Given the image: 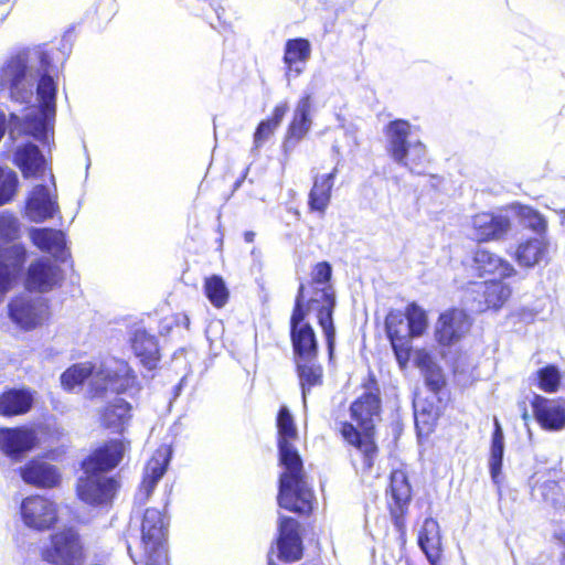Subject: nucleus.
<instances>
[{"instance_id":"f257e3e1","label":"nucleus","mask_w":565,"mask_h":565,"mask_svg":"<svg viewBox=\"0 0 565 565\" xmlns=\"http://www.w3.org/2000/svg\"><path fill=\"white\" fill-rule=\"evenodd\" d=\"M49 55L42 51H28L10 58L0 70V85L9 89L12 99L29 103L36 85L39 114L28 115L23 131L43 141L50 122L55 117L56 84Z\"/></svg>"},{"instance_id":"39448f33","label":"nucleus","mask_w":565,"mask_h":565,"mask_svg":"<svg viewBox=\"0 0 565 565\" xmlns=\"http://www.w3.org/2000/svg\"><path fill=\"white\" fill-rule=\"evenodd\" d=\"M332 269L328 263L317 264L312 275V280L316 285L313 295L308 299L305 298V305H308V309H317L318 323L324 333L330 359L333 355L335 343V329L332 320L335 295L332 286L328 285Z\"/></svg>"},{"instance_id":"79ce46f5","label":"nucleus","mask_w":565,"mask_h":565,"mask_svg":"<svg viewBox=\"0 0 565 565\" xmlns=\"http://www.w3.org/2000/svg\"><path fill=\"white\" fill-rule=\"evenodd\" d=\"M515 214L526 227L542 234L547 227L546 220L535 210L525 205H513Z\"/></svg>"},{"instance_id":"412c9836","label":"nucleus","mask_w":565,"mask_h":565,"mask_svg":"<svg viewBox=\"0 0 565 565\" xmlns=\"http://www.w3.org/2000/svg\"><path fill=\"white\" fill-rule=\"evenodd\" d=\"M470 328L467 313L460 309L444 312L437 323V339L441 344L448 345L458 341Z\"/></svg>"},{"instance_id":"9d476101","label":"nucleus","mask_w":565,"mask_h":565,"mask_svg":"<svg viewBox=\"0 0 565 565\" xmlns=\"http://www.w3.org/2000/svg\"><path fill=\"white\" fill-rule=\"evenodd\" d=\"M8 315L17 327L30 331L45 323L50 310L44 298L24 292L9 301Z\"/></svg>"},{"instance_id":"603ef678","label":"nucleus","mask_w":565,"mask_h":565,"mask_svg":"<svg viewBox=\"0 0 565 565\" xmlns=\"http://www.w3.org/2000/svg\"><path fill=\"white\" fill-rule=\"evenodd\" d=\"M145 552L142 553V555L140 556L139 561L135 559V556L134 555H130V558L134 559L135 564L136 565H145Z\"/></svg>"},{"instance_id":"4c0bfd02","label":"nucleus","mask_w":565,"mask_h":565,"mask_svg":"<svg viewBox=\"0 0 565 565\" xmlns=\"http://www.w3.org/2000/svg\"><path fill=\"white\" fill-rule=\"evenodd\" d=\"M204 295L215 308H223L230 298L228 288L221 276L212 275L204 279Z\"/></svg>"},{"instance_id":"dca6fc26","label":"nucleus","mask_w":565,"mask_h":565,"mask_svg":"<svg viewBox=\"0 0 565 565\" xmlns=\"http://www.w3.org/2000/svg\"><path fill=\"white\" fill-rule=\"evenodd\" d=\"M472 235L479 242L501 239L511 230L510 218L501 213L482 212L470 221Z\"/></svg>"},{"instance_id":"de8ad7c7","label":"nucleus","mask_w":565,"mask_h":565,"mask_svg":"<svg viewBox=\"0 0 565 565\" xmlns=\"http://www.w3.org/2000/svg\"><path fill=\"white\" fill-rule=\"evenodd\" d=\"M277 129L276 126H273V124L268 120L262 121L254 135V142L256 147H260L266 140L269 139V137L274 134V131Z\"/></svg>"},{"instance_id":"864d4df0","label":"nucleus","mask_w":565,"mask_h":565,"mask_svg":"<svg viewBox=\"0 0 565 565\" xmlns=\"http://www.w3.org/2000/svg\"><path fill=\"white\" fill-rule=\"evenodd\" d=\"M145 552L142 553V555L140 556L139 561L135 559V556L134 555H130V558L134 559L135 564L136 565H145Z\"/></svg>"},{"instance_id":"c9c22d12","label":"nucleus","mask_w":565,"mask_h":565,"mask_svg":"<svg viewBox=\"0 0 565 565\" xmlns=\"http://www.w3.org/2000/svg\"><path fill=\"white\" fill-rule=\"evenodd\" d=\"M547 254V242L543 236L521 243L515 252V258L521 266L532 267L539 264Z\"/></svg>"},{"instance_id":"4be33fe9","label":"nucleus","mask_w":565,"mask_h":565,"mask_svg":"<svg viewBox=\"0 0 565 565\" xmlns=\"http://www.w3.org/2000/svg\"><path fill=\"white\" fill-rule=\"evenodd\" d=\"M36 392L30 387H13L0 394V415L20 416L29 413L35 402Z\"/></svg>"},{"instance_id":"6e6d98bb","label":"nucleus","mask_w":565,"mask_h":565,"mask_svg":"<svg viewBox=\"0 0 565 565\" xmlns=\"http://www.w3.org/2000/svg\"><path fill=\"white\" fill-rule=\"evenodd\" d=\"M181 323L188 329L190 326V319L188 316L183 315L181 318Z\"/></svg>"},{"instance_id":"a878e982","label":"nucleus","mask_w":565,"mask_h":565,"mask_svg":"<svg viewBox=\"0 0 565 565\" xmlns=\"http://www.w3.org/2000/svg\"><path fill=\"white\" fill-rule=\"evenodd\" d=\"M60 278L58 268L51 260L42 258L30 265L25 284L30 290L45 292L57 285Z\"/></svg>"},{"instance_id":"49530a36","label":"nucleus","mask_w":565,"mask_h":565,"mask_svg":"<svg viewBox=\"0 0 565 565\" xmlns=\"http://www.w3.org/2000/svg\"><path fill=\"white\" fill-rule=\"evenodd\" d=\"M17 186V173L0 168V205L9 202L14 196Z\"/></svg>"},{"instance_id":"f03ea898","label":"nucleus","mask_w":565,"mask_h":565,"mask_svg":"<svg viewBox=\"0 0 565 565\" xmlns=\"http://www.w3.org/2000/svg\"><path fill=\"white\" fill-rule=\"evenodd\" d=\"M279 476L277 501L280 508L298 514L312 510L313 492L308 483L302 460L298 452L299 434L292 415L281 407L277 416Z\"/></svg>"},{"instance_id":"cd10ccee","label":"nucleus","mask_w":565,"mask_h":565,"mask_svg":"<svg viewBox=\"0 0 565 565\" xmlns=\"http://www.w3.org/2000/svg\"><path fill=\"white\" fill-rule=\"evenodd\" d=\"M20 473L25 483L41 488L55 487L61 480L58 470L53 465L40 459L28 462L20 469Z\"/></svg>"},{"instance_id":"423d86ee","label":"nucleus","mask_w":565,"mask_h":565,"mask_svg":"<svg viewBox=\"0 0 565 565\" xmlns=\"http://www.w3.org/2000/svg\"><path fill=\"white\" fill-rule=\"evenodd\" d=\"M412 125L404 119L391 121L385 128L386 150L392 160L415 172L427 160L426 146L420 140H409Z\"/></svg>"},{"instance_id":"2eb2a0df","label":"nucleus","mask_w":565,"mask_h":565,"mask_svg":"<svg viewBox=\"0 0 565 565\" xmlns=\"http://www.w3.org/2000/svg\"><path fill=\"white\" fill-rule=\"evenodd\" d=\"M385 329L396 360L402 369L406 367L411 356L409 324L402 311H391L385 319Z\"/></svg>"},{"instance_id":"8fccbe9b","label":"nucleus","mask_w":565,"mask_h":565,"mask_svg":"<svg viewBox=\"0 0 565 565\" xmlns=\"http://www.w3.org/2000/svg\"><path fill=\"white\" fill-rule=\"evenodd\" d=\"M555 539L557 540L559 546L563 548L561 559H559V565H565V533L564 532L556 533Z\"/></svg>"},{"instance_id":"e433bc0d","label":"nucleus","mask_w":565,"mask_h":565,"mask_svg":"<svg viewBox=\"0 0 565 565\" xmlns=\"http://www.w3.org/2000/svg\"><path fill=\"white\" fill-rule=\"evenodd\" d=\"M391 497L395 508L392 512L403 514L404 508L409 503L412 498V489L407 480V476L402 470H395L391 475Z\"/></svg>"},{"instance_id":"37998d69","label":"nucleus","mask_w":565,"mask_h":565,"mask_svg":"<svg viewBox=\"0 0 565 565\" xmlns=\"http://www.w3.org/2000/svg\"><path fill=\"white\" fill-rule=\"evenodd\" d=\"M409 324V334L412 338L422 335L427 329L426 312L416 303H411L404 313Z\"/></svg>"},{"instance_id":"a18cd8bd","label":"nucleus","mask_w":565,"mask_h":565,"mask_svg":"<svg viewBox=\"0 0 565 565\" xmlns=\"http://www.w3.org/2000/svg\"><path fill=\"white\" fill-rule=\"evenodd\" d=\"M20 223L12 214L0 215V247L3 244L11 243L19 237Z\"/></svg>"},{"instance_id":"052dcab7","label":"nucleus","mask_w":565,"mask_h":565,"mask_svg":"<svg viewBox=\"0 0 565 565\" xmlns=\"http://www.w3.org/2000/svg\"><path fill=\"white\" fill-rule=\"evenodd\" d=\"M164 565H168V563H166Z\"/></svg>"},{"instance_id":"6e6552de","label":"nucleus","mask_w":565,"mask_h":565,"mask_svg":"<svg viewBox=\"0 0 565 565\" xmlns=\"http://www.w3.org/2000/svg\"><path fill=\"white\" fill-rule=\"evenodd\" d=\"M311 311L317 312V309H308V305H305V287L301 285L290 320L291 342L296 359L317 356L318 354L316 333L310 323L305 321Z\"/></svg>"},{"instance_id":"f704fd0d","label":"nucleus","mask_w":565,"mask_h":565,"mask_svg":"<svg viewBox=\"0 0 565 565\" xmlns=\"http://www.w3.org/2000/svg\"><path fill=\"white\" fill-rule=\"evenodd\" d=\"M297 373L302 388V397L306 396L310 387L322 383V367L317 362V356L296 359Z\"/></svg>"},{"instance_id":"2f4dec72","label":"nucleus","mask_w":565,"mask_h":565,"mask_svg":"<svg viewBox=\"0 0 565 565\" xmlns=\"http://www.w3.org/2000/svg\"><path fill=\"white\" fill-rule=\"evenodd\" d=\"M310 56L311 44L308 40L301 38L288 40L284 52V63L287 66V75L290 72L300 75Z\"/></svg>"},{"instance_id":"ddd939ff","label":"nucleus","mask_w":565,"mask_h":565,"mask_svg":"<svg viewBox=\"0 0 565 565\" xmlns=\"http://www.w3.org/2000/svg\"><path fill=\"white\" fill-rule=\"evenodd\" d=\"M130 450V441L126 439H111L96 448L93 454L84 460L83 470L93 472L95 470L106 473L115 469Z\"/></svg>"},{"instance_id":"5fc2aeb1","label":"nucleus","mask_w":565,"mask_h":565,"mask_svg":"<svg viewBox=\"0 0 565 565\" xmlns=\"http://www.w3.org/2000/svg\"><path fill=\"white\" fill-rule=\"evenodd\" d=\"M255 234L253 232L245 233V241L252 243L254 241Z\"/></svg>"},{"instance_id":"1a4fd4ad","label":"nucleus","mask_w":565,"mask_h":565,"mask_svg":"<svg viewBox=\"0 0 565 565\" xmlns=\"http://www.w3.org/2000/svg\"><path fill=\"white\" fill-rule=\"evenodd\" d=\"M42 556L52 565H82L84 553L78 533L73 527L55 532L43 547Z\"/></svg>"},{"instance_id":"aec40b11","label":"nucleus","mask_w":565,"mask_h":565,"mask_svg":"<svg viewBox=\"0 0 565 565\" xmlns=\"http://www.w3.org/2000/svg\"><path fill=\"white\" fill-rule=\"evenodd\" d=\"M532 408L536 422L543 429L559 431L565 428V401L536 395Z\"/></svg>"},{"instance_id":"c85d7f7f","label":"nucleus","mask_w":565,"mask_h":565,"mask_svg":"<svg viewBox=\"0 0 565 565\" xmlns=\"http://www.w3.org/2000/svg\"><path fill=\"white\" fill-rule=\"evenodd\" d=\"M418 545L434 565L440 558L441 535L438 522L427 518L418 530Z\"/></svg>"},{"instance_id":"c756f323","label":"nucleus","mask_w":565,"mask_h":565,"mask_svg":"<svg viewBox=\"0 0 565 565\" xmlns=\"http://www.w3.org/2000/svg\"><path fill=\"white\" fill-rule=\"evenodd\" d=\"M130 418V404L120 397H116L100 412L99 422L107 429L122 433Z\"/></svg>"},{"instance_id":"6ab92c4d","label":"nucleus","mask_w":565,"mask_h":565,"mask_svg":"<svg viewBox=\"0 0 565 565\" xmlns=\"http://www.w3.org/2000/svg\"><path fill=\"white\" fill-rule=\"evenodd\" d=\"M170 456V449L167 446H161L147 462L140 489L136 494V501L139 504H145L149 499L158 481L166 472Z\"/></svg>"},{"instance_id":"09e8293b","label":"nucleus","mask_w":565,"mask_h":565,"mask_svg":"<svg viewBox=\"0 0 565 565\" xmlns=\"http://www.w3.org/2000/svg\"><path fill=\"white\" fill-rule=\"evenodd\" d=\"M287 111H288L287 103H281L275 107L271 118L267 119V120L270 121L273 124V126L278 127L280 125V122L282 121L285 115L287 114Z\"/></svg>"},{"instance_id":"7ed1b4c3","label":"nucleus","mask_w":565,"mask_h":565,"mask_svg":"<svg viewBox=\"0 0 565 565\" xmlns=\"http://www.w3.org/2000/svg\"><path fill=\"white\" fill-rule=\"evenodd\" d=\"M85 381L88 382V394L92 397L103 396L108 392L120 394L137 386L136 376L129 365L120 360L76 363L60 376L61 386L67 392H73Z\"/></svg>"},{"instance_id":"4d7b16f0","label":"nucleus","mask_w":565,"mask_h":565,"mask_svg":"<svg viewBox=\"0 0 565 565\" xmlns=\"http://www.w3.org/2000/svg\"><path fill=\"white\" fill-rule=\"evenodd\" d=\"M414 407H415L416 414H418V412H419V402L418 401L414 402ZM418 423H419V416L416 415V424L418 425Z\"/></svg>"},{"instance_id":"5701e85b","label":"nucleus","mask_w":565,"mask_h":565,"mask_svg":"<svg viewBox=\"0 0 565 565\" xmlns=\"http://www.w3.org/2000/svg\"><path fill=\"white\" fill-rule=\"evenodd\" d=\"M24 259L25 249L18 244L11 246L6 255L0 256V303L13 288Z\"/></svg>"},{"instance_id":"a211bd4d","label":"nucleus","mask_w":565,"mask_h":565,"mask_svg":"<svg viewBox=\"0 0 565 565\" xmlns=\"http://www.w3.org/2000/svg\"><path fill=\"white\" fill-rule=\"evenodd\" d=\"M277 540L278 557L282 562H296L302 556V543L299 535V523L291 518L280 516Z\"/></svg>"},{"instance_id":"3c124183","label":"nucleus","mask_w":565,"mask_h":565,"mask_svg":"<svg viewBox=\"0 0 565 565\" xmlns=\"http://www.w3.org/2000/svg\"><path fill=\"white\" fill-rule=\"evenodd\" d=\"M6 131V115L0 110V140L2 139Z\"/></svg>"},{"instance_id":"4468645a","label":"nucleus","mask_w":565,"mask_h":565,"mask_svg":"<svg viewBox=\"0 0 565 565\" xmlns=\"http://www.w3.org/2000/svg\"><path fill=\"white\" fill-rule=\"evenodd\" d=\"M20 511L23 523L31 529L46 530L57 521L56 504L41 495L25 498Z\"/></svg>"},{"instance_id":"72a5a7b5","label":"nucleus","mask_w":565,"mask_h":565,"mask_svg":"<svg viewBox=\"0 0 565 565\" xmlns=\"http://www.w3.org/2000/svg\"><path fill=\"white\" fill-rule=\"evenodd\" d=\"M132 350L141 363L149 370L159 361V348L156 338L146 330H137L132 338Z\"/></svg>"},{"instance_id":"a19ab883","label":"nucleus","mask_w":565,"mask_h":565,"mask_svg":"<svg viewBox=\"0 0 565 565\" xmlns=\"http://www.w3.org/2000/svg\"><path fill=\"white\" fill-rule=\"evenodd\" d=\"M418 365L423 367L425 382L430 391L437 393L445 385L441 369L435 365L427 353L418 352Z\"/></svg>"},{"instance_id":"393cba45","label":"nucleus","mask_w":565,"mask_h":565,"mask_svg":"<svg viewBox=\"0 0 565 565\" xmlns=\"http://www.w3.org/2000/svg\"><path fill=\"white\" fill-rule=\"evenodd\" d=\"M469 266L471 270L479 277L484 275H493L499 278H505L514 274V268L510 263L500 256L482 248H479L473 253Z\"/></svg>"},{"instance_id":"ea45409f","label":"nucleus","mask_w":565,"mask_h":565,"mask_svg":"<svg viewBox=\"0 0 565 565\" xmlns=\"http://www.w3.org/2000/svg\"><path fill=\"white\" fill-rule=\"evenodd\" d=\"M495 429L492 436L491 455L489 460L490 473L492 480L498 483L501 473L503 451H504V438L503 431L498 419L494 420Z\"/></svg>"},{"instance_id":"bf43d9fd","label":"nucleus","mask_w":565,"mask_h":565,"mask_svg":"<svg viewBox=\"0 0 565 565\" xmlns=\"http://www.w3.org/2000/svg\"><path fill=\"white\" fill-rule=\"evenodd\" d=\"M563 220H565V211H562Z\"/></svg>"},{"instance_id":"c03bdc74","label":"nucleus","mask_w":565,"mask_h":565,"mask_svg":"<svg viewBox=\"0 0 565 565\" xmlns=\"http://www.w3.org/2000/svg\"><path fill=\"white\" fill-rule=\"evenodd\" d=\"M536 380L537 385L542 391L554 393L559 386L561 374L557 367L548 365L537 371Z\"/></svg>"},{"instance_id":"f8f14e48","label":"nucleus","mask_w":565,"mask_h":565,"mask_svg":"<svg viewBox=\"0 0 565 565\" xmlns=\"http://www.w3.org/2000/svg\"><path fill=\"white\" fill-rule=\"evenodd\" d=\"M50 183L34 185L25 200L24 215L34 223H42L60 213L58 195L53 173Z\"/></svg>"},{"instance_id":"20e7f679","label":"nucleus","mask_w":565,"mask_h":565,"mask_svg":"<svg viewBox=\"0 0 565 565\" xmlns=\"http://www.w3.org/2000/svg\"><path fill=\"white\" fill-rule=\"evenodd\" d=\"M351 418L360 430L350 423H342L340 431L344 440L355 447L363 458L365 469L373 466L377 447L372 437L374 420L380 416V397L375 393H364L350 408Z\"/></svg>"},{"instance_id":"bb28decb","label":"nucleus","mask_w":565,"mask_h":565,"mask_svg":"<svg viewBox=\"0 0 565 565\" xmlns=\"http://www.w3.org/2000/svg\"><path fill=\"white\" fill-rule=\"evenodd\" d=\"M313 90L308 89L303 96L298 100L294 110L292 120L288 127V135L285 147L291 143V140H301L310 130L312 120L310 113L312 108Z\"/></svg>"},{"instance_id":"7c9ffc66","label":"nucleus","mask_w":565,"mask_h":565,"mask_svg":"<svg viewBox=\"0 0 565 565\" xmlns=\"http://www.w3.org/2000/svg\"><path fill=\"white\" fill-rule=\"evenodd\" d=\"M337 173L338 167H334L328 174L315 175L313 185L309 193V205L311 210L322 214L324 213L331 200V191Z\"/></svg>"},{"instance_id":"b1692460","label":"nucleus","mask_w":565,"mask_h":565,"mask_svg":"<svg viewBox=\"0 0 565 565\" xmlns=\"http://www.w3.org/2000/svg\"><path fill=\"white\" fill-rule=\"evenodd\" d=\"M14 163L21 170L23 178H44L46 172L52 173L44 156L33 143L18 147L14 152Z\"/></svg>"},{"instance_id":"f3484780","label":"nucleus","mask_w":565,"mask_h":565,"mask_svg":"<svg viewBox=\"0 0 565 565\" xmlns=\"http://www.w3.org/2000/svg\"><path fill=\"white\" fill-rule=\"evenodd\" d=\"M36 434L28 427L0 428V451L14 461L31 451L36 444Z\"/></svg>"},{"instance_id":"473e14b6","label":"nucleus","mask_w":565,"mask_h":565,"mask_svg":"<svg viewBox=\"0 0 565 565\" xmlns=\"http://www.w3.org/2000/svg\"><path fill=\"white\" fill-rule=\"evenodd\" d=\"M29 236L38 248L55 257H61L64 252L65 236L62 231L53 228H31Z\"/></svg>"},{"instance_id":"13d9d810","label":"nucleus","mask_w":565,"mask_h":565,"mask_svg":"<svg viewBox=\"0 0 565 565\" xmlns=\"http://www.w3.org/2000/svg\"><path fill=\"white\" fill-rule=\"evenodd\" d=\"M422 412H423V413H422V415H420V416H425V412H426V409H425V408H422Z\"/></svg>"},{"instance_id":"58836bf2","label":"nucleus","mask_w":565,"mask_h":565,"mask_svg":"<svg viewBox=\"0 0 565 565\" xmlns=\"http://www.w3.org/2000/svg\"><path fill=\"white\" fill-rule=\"evenodd\" d=\"M482 292L484 297V307H480L479 310L488 308L501 307L511 295L510 288L499 280H490L483 282Z\"/></svg>"},{"instance_id":"0eeeda50","label":"nucleus","mask_w":565,"mask_h":565,"mask_svg":"<svg viewBox=\"0 0 565 565\" xmlns=\"http://www.w3.org/2000/svg\"><path fill=\"white\" fill-rule=\"evenodd\" d=\"M141 532L145 565H164L168 563L166 548L168 520L166 515L157 509L146 510Z\"/></svg>"},{"instance_id":"9b49d317","label":"nucleus","mask_w":565,"mask_h":565,"mask_svg":"<svg viewBox=\"0 0 565 565\" xmlns=\"http://www.w3.org/2000/svg\"><path fill=\"white\" fill-rule=\"evenodd\" d=\"M119 484L116 479L100 471H85L78 478L76 492L81 501L93 507H104L111 503Z\"/></svg>"}]
</instances>
